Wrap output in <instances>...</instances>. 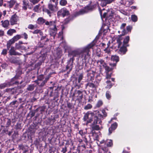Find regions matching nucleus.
I'll return each mask as SVG.
<instances>
[{
	"instance_id": "27",
	"label": "nucleus",
	"mask_w": 153,
	"mask_h": 153,
	"mask_svg": "<svg viewBox=\"0 0 153 153\" xmlns=\"http://www.w3.org/2000/svg\"><path fill=\"white\" fill-rule=\"evenodd\" d=\"M33 34H38L39 33L41 36L43 35V33L41 32V30H35L33 32Z\"/></svg>"
},
{
	"instance_id": "11",
	"label": "nucleus",
	"mask_w": 153,
	"mask_h": 153,
	"mask_svg": "<svg viewBox=\"0 0 153 153\" xmlns=\"http://www.w3.org/2000/svg\"><path fill=\"white\" fill-rule=\"evenodd\" d=\"M98 65L101 67H105L106 69H107V67H106V64L102 59H100L97 61Z\"/></svg>"
},
{
	"instance_id": "29",
	"label": "nucleus",
	"mask_w": 153,
	"mask_h": 153,
	"mask_svg": "<svg viewBox=\"0 0 153 153\" xmlns=\"http://www.w3.org/2000/svg\"><path fill=\"white\" fill-rule=\"evenodd\" d=\"M59 3L62 6H65L67 4V2L66 0H61L59 2Z\"/></svg>"
},
{
	"instance_id": "51",
	"label": "nucleus",
	"mask_w": 153,
	"mask_h": 153,
	"mask_svg": "<svg viewBox=\"0 0 153 153\" xmlns=\"http://www.w3.org/2000/svg\"><path fill=\"white\" fill-rule=\"evenodd\" d=\"M62 151L63 152V153H65L66 151V148H63L62 149Z\"/></svg>"
},
{
	"instance_id": "64",
	"label": "nucleus",
	"mask_w": 153,
	"mask_h": 153,
	"mask_svg": "<svg viewBox=\"0 0 153 153\" xmlns=\"http://www.w3.org/2000/svg\"><path fill=\"white\" fill-rule=\"evenodd\" d=\"M123 153H128L127 152H124L123 151Z\"/></svg>"
},
{
	"instance_id": "22",
	"label": "nucleus",
	"mask_w": 153,
	"mask_h": 153,
	"mask_svg": "<svg viewBox=\"0 0 153 153\" xmlns=\"http://www.w3.org/2000/svg\"><path fill=\"white\" fill-rule=\"evenodd\" d=\"M108 146H111L112 145L113 143L112 141L111 140H108L105 143Z\"/></svg>"
},
{
	"instance_id": "32",
	"label": "nucleus",
	"mask_w": 153,
	"mask_h": 153,
	"mask_svg": "<svg viewBox=\"0 0 153 153\" xmlns=\"http://www.w3.org/2000/svg\"><path fill=\"white\" fill-rule=\"evenodd\" d=\"M34 89V87L33 85H29L27 88V89L29 91H32Z\"/></svg>"
},
{
	"instance_id": "50",
	"label": "nucleus",
	"mask_w": 153,
	"mask_h": 153,
	"mask_svg": "<svg viewBox=\"0 0 153 153\" xmlns=\"http://www.w3.org/2000/svg\"><path fill=\"white\" fill-rule=\"evenodd\" d=\"M110 65L111 67H115L116 65V63H110Z\"/></svg>"
},
{
	"instance_id": "26",
	"label": "nucleus",
	"mask_w": 153,
	"mask_h": 153,
	"mask_svg": "<svg viewBox=\"0 0 153 153\" xmlns=\"http://www.w3.org/2000/svg\"><path fill=\"white\" fill-rule=\"evenodd\" d=\"M106 82L108 85L106 86V88L108 89H110L112 86V85L110 83V81L108 80Z\"/></svg>"
},
{
	"instance_id": "38",
	"label": "nucleus",
	"mask_w": 153,
	"mask_h": 153,
	"mask_svg": "<svg viewBox=\"0 0 153 153\" xmlns=\"http://www.w3.org/2000/svg\"><path fill=\"white\" fill-rule=\"evenodd\" d=\"M104 51L106 53H109L110 52V49L108 48H107L104 50Z\"/></svg>"
},
{
	"instance_id": "9",
	"label": "nucleus",
	"mask_w": 153,
	"mask_h": 153,
	"mask_svg": "<svg viewBox=\"0 0 153 153\" xmlns=\"http://www.w3.org/2000/svg\"><path fill=\"white\" fill-rule=\"evenodd\" d=\"M18 20V17L16 15L13 16L10 20V22L11 25H13L16 24Z\"/></svg>"
},
{
	"instance_id": "62",
	"label": "nucleus",
	"mask_w": 153,
	"mask_h": 153,
	"mask_svg": "<svg viewBox=\"0 0 153 153\" xmlns=\"http://www.w3.org/2000/svg\"><path fill=\"white\" fill-rule=\"evenodd\" d=\"M100 15H102V13L101 11L100 10Z\"/></svg>"
},
{
	"instance_id": "35",
	"label": "nucleus",
	"mask_w": 153,
	"mask_h": 153,
	"mask_svg": "<svg viewBox=\"0 0 153 153\" xmlns=\"http://www.w3.org/2000/svg\"><path fill=\"white\" fill-rule=\"evenodd\" d=\"M7 50L6 49H4L3 50L1 53L4 55H6L7 53Z\"/></svg>"
},
{
	"instance_id": "33",
	"label": "nucleus",
	"mask_w": 153,
	"mask_h": 153,
	"mask_svg": "<svg viewBox=\"0 0 153 153\" xmlns=\"http://www.w3.org/2000/svg\"><path fill=\"white\" fill-rule=\"evenodd\" d=\"M92 128L94 130H98L100 129V127L99 126L97 125H96L92 126Z\"/></svg>"
},
{
	"instance_id": "37",
	"label": "nucleus",
	"mask_w": 153,
	"mask_h": 153,
	"mask_svg": "<svg viewBox=\"0 0 153 153\" xmlns=\"http://www.w3.org/2000/svg\"><path fill=\"white\" fill-rule=\"evenodd\" d=\"M40 0H30V1L33 4H35L38 2Z\"/></svg>"
},
{
	"instance_id": "60",
	"label": "nucleus",
	"mask_w": 153,
	"mask_h": 153,
	"mask_svg": "<svg viewBox=\"0 0 153 153\" xmlns=\"http://www.w3.org/2000/svg\"><path fill=\"white\" fill-rule=\"evenodd\" d=\"M22 42H21V41H19V44H22Z\"/></svg>"
},
{
	"instance_id": "48",
	"label": "nucleus",
	"mask_w": 153,
	"mask_h": 153,
	"mask_svg": "<svg viewBox=\"0 0 153 153\" xmlns=\"http://www.w3.org/2000/svg\"><path fill=\"white\" fill-rule=\"evenodd\" d=\"M45 12L48 14L49 15V16H51L50 15V13H51V12H50V11L48 10V9H47V10H45Z\"/></svg>"
},
{
	"instance_id": "4",
	"label": "nucleus",
	"mask_w": 153,
	"mask_h": 153,
	"mask_svg": "<svg viewBox=\"0 0 153 153\" xmlns=\"http://www.w3.org/2000/svg\"><path fill=\"white\" fill-rule=\"evenodd\" d=\"M58 0H50V3L48 4V8L51 10L53 11H56L58 10L57 6Z\"/></svg>"
},
{
	"instance_id": "49",
	"label": "nucleus",
	"mask_w": 153,
	"mask_h": 153,
	"mask_svg": "<svg viewBox=\"0 0 153 153\" xmlns=\"http://www.w3.org/2000/svg\"><path fill=\"white\" fill-rule=\"evenodd\" d=\"M4 34V32L3 30H0V36H3Z\"/></svg>"
},
{
	"instance_id": "1",
	"label": "nucleus",
	"mask_w": 153,
	"mask_h": 153,
	"mask_svg": "<svg viewBox=\"0 0 153 153\" xmlns=\"http://www.w3.org/2000/svg\"><path fill=\"white\" fill-rule=\"evenodd\" d=\"M103 115L99 113L98 111L94 112L89 111L85 113L83 117L84 121H86L87 123H91L93 121V124L95 125L97 123H100L101 120L103 119V117H105L107 116V114L105 111L103 110L102 111Z\"/></svg>"
},
{
	"instance_id": "13",
	"label": "nucleus",
	"mask_w": 153,
	"mask_h": 153,
	"mask_svg": "<svg viewBox=\"0 0 153 153\" xmlns=\"http://www.w3.org/2000/svg\"><path fill=\"white\" fill-rule=\"evenodd\" d=\"M126 25V23H123L121 26H120V28L121 29H123V30L122 32V35L124 36L126 34H127V33L126 31V30L125 29H124Z\"/></svg>"
},
{
	"instance_id": "55",
	"label": "nucleus",
	"mask_w": 153,
	"mask_h": 153,
	"mask_svg": "<svg viewBox=\"0 0 153 153\" xmlns=\"http://www.w3.org/2000/svg\"><path fill=\"white\" fill-rule=\"evenodd\" d=\"M3 3V0H0V6H1Z\"/></svg>"
},
{
	"instance_id": "25",
	"label": "nucleus",
	"mask_w": 153,
	"mask_h": 153,
	"mask_svg": "<svg viewBox=\"0 0 153 153\" xmlns=\"http://www.w3.org/2000/svg\"><path fill=\"white\" fill-rule=\"evenodd\" d=\"M131 19L134 22H136L137 20V16L135 15H133L131 16Z\"/></svg>"
},
{
	"instance_id": "43",
	"label": "nucleus",
	"mask_w": 153,
	"mask_h": 153,
	"mask_svg": "<svg viewBox=\"0 0 153 153\" xmlns=\"http://www.w3.org/2000/svg\"><path fill=\"white\" fill-rule=\"evenodd\" d=\"M131 28V27L130 26H127L126 27V30L128 32L130 31Z\"/></svg>"
},
{
	"instance_id": "10",
	"label": "nucleus",
	"mask_w": 153,
	"mask_h": 153,
	"mask_svg": "<svg viewBox=\"0 0 153 153\" xmlns=\"http://www.w3.org/2000/svg\"><path fill=\"white\" fill-rule=\"evenodd\" d=\"M117 123H115L112 124L111 127L109 128L108 129L109 134H111L113 131L117 127Z\"/></svg>"
},
{
	"instance_id": "20",
	"label": "nucleus",
	"mask_w": 153,
	"mask_h": 153,
	"mask_svg": "<svg viewBox=\"0 0 153 153\" xmlns=\"http://www.w3.org/2000/svg\"><path fill=\"white\" fill-rule=\"evenodd\" d=\"M111 59L113 61H115L116 62H118L119 60V58L118 56L116 55H113L112 56Z\"/></svg>"
},
{
	"instance_id": "41",
	"label": "nucleus",
	"mask_w": 153,
	"mask_h": 153,
	"mask_svg": "<svg viewBox=\"0 0 153 153\" xmlns=\"http://www.w3.org/2000/svg\"><path fill=\"white\" fill-rule=\"evenodd\" d=\"M34 26L33 25L30 24L28 25V28L30 29H34Z\"/></svg>"
},
{
	"instance_id": "46",
	"label": "nucleus",
	"mask_w": 153,
	"mask_h": 153,
	"mask_svg": "<svg viewBox=\"0 0 153 153\" xmlns=\"http://www.w3.org/2000/svg\"><path fill=\"white\" fill-rule=\"evenodd\" d=\"M23 35L24 36V38L25 39H27L28 38L27 35L25 33H24L23 34Z\"/></svg>"
},
{
	"instance_id": "15",
	"label": "nucleus",
	"mask_w": 153,
	"mask_h": 153,
	"mask_svg": "<svg viewBox=\"0 0 153 153\" xmlns=\"http://www.w3.org/2000/svg\"><path fill=\"white\" fill-rule=\"evenodd\" d=\"M15 42L13 38L10 40L7 43V48L8 49H9L11 45Z\"/></svg>"
},
{
	"instance_id": "44",
	"label": "nucleus",
	"mask_w": 153,
	"mask_h": 153,
	"mask_svg": "<svg viewBox=\"0 0 153 153\" xmlns=\"http://www.w3.org/2000/svg\"><path fill=\"white\" fill-rule=\"evenodd\" d=\"M82 75H80L79 76L78 79V82H80L81 80L82 79Z\"/></svg>"
},
{
	"instance_id": "34",
	"label": "nucleus",
	"mask_w": 153,
	"mask_h": 153,
	"mask_svg": "<svg viewBox=\"0 0 153 153\" xmlns=\"http://www.w3.org/2000/svg\"><path fill=\"white\" fill-rule=\"evenodd\" d=\"M39 5L36 6L34 8V10L35 11L38 12L39 11Z\"/></svg>"
},
{
	"instance_id": "61",
	"label": "nucleus",
	"mask_w": 153,
	"mask_h": 153,
	"mask_svg": "<svg viewBox=\"0 0 153 153\" xmlns=\"http://www.w3.org/2000/svg\"><path fill=\"white\" fill-rule=\"evenodd\" d=\"M111 80H112V81H114V78H111Z\"/></svg>"
},
{
	"instance_id": "36",
	"label": "nucleus",
	"mask_w": 153,
	"mask_h": 153,
	"mask_svg": "<svg viewBox=\"0 0 153 153\" xmlns=\"http://www.w3.org/2000/svg\"><path fill=\"white\" fill-rule=\"evenodd\" d=\"M87 85H88L91 88H94L95 87V85H94V84H93V83H88L87 84Z\"/></svg>"
},
{
	"instance_id": "39",
	"label": "nucleus",
	"mask_w": 153,
	"mask_h": 153,
	"mask_svg": "<svg viewBox=\"0 0 153 153\" xmlns=\"http://www.w3.org/2000/svg\"><path fill=\"white\" fill-rule=\"evenodd\" d=\"M21 47H22V46L19 45V44L16 43V49H19L21 48Z\"/></svg>"
},
{
	"instance_id": "31",
	"label": "nucleus",
	"mask_w": 153,
	"mask_h": 153,
	"mask_svg": "<svg viewBox=\"0 0 153 153\" xmlns=\"http://www.w3.org/2000/svg\"><path fill=\"white\" fill-rule=\"evenodd\" d=\"M106 97L108 99H109L111 97V94L109 91H107L106 93Z\"/></svg>"
},
{
	"instance_id": "6",
	"label": "nucleus",
	"mask_w": 153,
	"mask_h": 153,
	"mask_svg": "<svg viewBox=\"0 0 153 153\" xmlns=\"http://www.w3.org/2000/svg\"><path fill=\"white\" fill-rule=\"evenodd\" d=\"M94 44L93 43H91L89 45H88L86 47L84 48L83 49L82 52L83 53L86 52L87 55H88L89 49L93 47Z\"/></svg>"
},
{
	"instance_id": "40",
	"label": "nucleus",
	"mask_w": 153,
	"mask_h": 153,
	"mask_svg": "<svg viewBox=\"0 0 153 153\" xmlns=\"http://www.w3.org/2000/svg\"><path fill=\"white\" fill-rule=\"evenodd\" d=\"M43 78V75H41L38 78V81L37 82L38 84H39V82H38L39 81H40Z\"/></svg>"
},
{
	"instance_id": "18",
	"label": "nucleus",
	"mask_w": 153,
	"mask_h": 153,
	"mask_svg": "<svg viewBox=\"0 0 153 153\" xmlns=\"http://www.w3.org/2000/svg\"><path fill=\"white\" fill-rule=\"evenodd\" d=\"M2 26L4 27H8L9 24V21L7 20H6L3 22V21H1Z\"/></svg>"
},
{
	"instance_id": "19",
	"label": "nucleus",
	"mask_w": 153,
	"mask_h": 153,
	"mask_svg": "<svg viewBox=\"0 0 153 153\" xmlns=\"http://www.w3.org/2000/svg\"><path fill=\"white\" fill-rule=\"evenodd\" d=\"M45 22V20L42 17H40L37 20V23L39 24H42Z\"/></svg>"
},
{
	"instance_id": "16",
	"label": "nucleus",
	"mask_w": 153,
	"mask_h": 153,
	"mask_svg": "<svg viewBox=\"0 0 153 153\" xmlns=\"http://www.w3.org/2000/svg\"><path fill=\"white\" fill-rule=\"evenodd\" d=\"M76 94L77 98V99L78 100H81L82 99L83 97V95L81 91H78L77 92Z\"/></svg>"
},
{
	"instance_id": "28",
	"label": "nucleus",
	"mask_w": 153,
	"mask_h": 153,
	"mask_svg": "<svg viewBox=\"0 0 153 153\" xmlns=\"http://www.w3.org/2000/svg\"><path fill=\"white\" fill-rule=\"evenodd\" d=\"M102 104V101L101 100H99L96 104V107H97L99 108L101 106Z\"/></svg>"
},
{
	"instance_id": "52",
	"label": "nucleus",
	"mask_w": 153,
	"mask_h": 153,
	"mask_svg": "<svg viewBox=\"0 0 153 153\" xmlns=\"http://www.w3.org/2000/svg\"><path fill=\"white\" fill-rule=\"evenodd\" d=\"M6 10H4L3 12V16H4L6 15Z\"/></svg>"
},
{
	"instance_id": "63",
	"label": "nucleus",
	"mask_w": 153,
	"mask_h": 153,
	"mask_svg": "<svg viewBox=\"0 0 153 153\" xmlns=\"http://www.w3.org/2000/svg\"><path fill=\"white\" fill-rule=\"evenodd\" d=\"M110 43L109 42H108V43L107 44V45H108V46H109V44H110Z\"/></svg>"
},
{
	"instance_id": "54",
	"label": "nucleus",
	"mask_w": 153,
	"mask_h": 153,
	"mask_svg": "<svg viewBox=\"0 0 153 153\" xmlns=\"http://www.w3.org/2000/svg\"><path fill=\"white\" fill-rule=\"evenodd\" d=\"M131 8L132 9H136V7L135 6H131Z\"/></svg>"
},
{
	"instance_id": "30",
	"label": "nucleus",
	"mask_w": 153,
	"mask_h": 153,
	"mask_svg": "<svg viewBox=\"0 0 153 153\" xmlns=\"http://www.w3.org/2000/svg\"><path fill=\"white\" fill-rule=\"evenodd\" d=\"M92 107V105L91 104H88L84 107V109L87 110L91 108Z\"/></svg>"
},
{
	"instance_id": "23",
	"label": "nucleus",
	"mask_w": 153,
	"mask_h": 153,
	"mask_svg": "<svg viewBox=\"0 0 153 153\" xmlns=\"http://www.w3.org/2000/svg\"><path fill=\"white\" fill-rule=\"evenodd\" d=\"M23 8L25 10H26L27 9V6L28 5L27 3L26 0H23Z\"/></svg>"
},
{
	"instance_id": "56",
	"label": "nucleus",
	"mask_w": 153,
	"mask_h": 153,
	"mask_svg": "<svg viewBox=\"0 0 153 153\" xmlns=\"http://www.w3.org/2000/svg\"><path fill=\"white\" fill-rule=\"evenodd\" d=\"M105 143V141L104 140H102L101 141H100V143L102 144Z\"/></svg>"
},
{
	"instance_id": "58",
	"label": "nucleus",
	"mask_w": 153,
	"mask_h": 153,
	"mask_svg": "<svg viewBox=\"0 0 153 153\" xmlns=\"http://www.w3.org/2000/svg\"><path fill=\"white\" fill-rule=\"evenodd\" d=\"M106 13H104V14H103V16H104V17H105V16H106Z\"/></svg>"
},
{
	"instance_id": "21",
	"label": "nucleus",
	"mask_w": 153,
	"mask_h": 153,
	"mask_svg": "<svg viewBox=\"0 0 153 153\" xmlns=\"http://www.w3.org/2000/svg\"><path fill=\"white\" fill-rule=\"evenodd\" d=\"M16 32V30L15 29H10L8 31L7 34L11 36L13 33H15Z\"/></svg>"
},
{
	"instance_id": "47",
	"label": "nucleus",
	"mask_w": 153,
	"mask_h": 153,
	"mask_svg": "<svg viewBox=\"0 0 153 153\" xmlns=\"http://www.w3.org/2000/svg\"><path fill=\"white\" fill-rule=\"evenodd\" d=\"M67 106L68 108H71L72 107V105L71 103H68Z\"/></svg>"
},
{
	"instance_id": "3",
	"label": "nucleus",
	"mask_w": 153,
	"mask_h": 153,
	"mask_svg": "<svg viewBox=\"0 0 153 153\" xmlns=\"http://www.w3.org/2000/svg\"><path fill=\"white\" fill-rule=\"evenodd\" d=\"M45 24L47 25H49L50 27V34L51 35L54 37L57 32V28L54 22L48 21L45 22Z\"/></svg>"
},
{
	"instance_id": "17",
	"label": "nucleus",
	"mask_w": 153,
	"mask_h": 153,
	"mask_svg": "<svg viewBox=\"0 0 153 153\" xmlns=\"http://www.w3.org/2000/svg\"><path fill=\"white\" fill-rule=\"evenodd\" d=\"M89 10V7H86L85 9L81 10L79 12L80 14H83L87 13Z\"/></svg>"
},
{
	"instance_id": "5",
	"label": "nucleus",
	"mask_w": 153,
	"mask_h": 153,
	"mask_svg": "<svg viewBox=\"0 0 153 153\" xmlns=\"http://www.w3.org/2000/svg\"><path fill=\"white\" fill-rule=\"evenodd\" d=\"M69 14V12L65 8H63L59 11L57 13L58 16H62L63 17L65 16L68 15Z\"/></svg>"
},
{
	"instance_id": "53",
	"label": "nucleus",
	"mask_w": 153,
	"mask_h": 153,
	"mask_svg": "<svg viewBox=\"0 0 153 153\" xmlns=\"http://www.w3.org/2000/svg\"><path fill=\"white\" fill-rule=\"evenodd\" d=\"M20 49L22 50H25V48L24 46H22V47H21V48Z\"/></svg>"
},
{
	"instance_id": "24",
	"label": "nucleus",
	"mask_w": 153,
	"mask_h": 153,
	"mask_svg": "<svg viewBox=\"0 0 153 153\" xmlns=\"http://www.w3.org/2000/svg\"><path fill=\"white\" fill-rule=\"evenodd\" d=\"M21 37V36L19 35H17L14 36L12 38L15 42L17 41L19 39H20Z\"/></svg>"
},
{
	"instance_id": "2",
	"label": "nucleus",
	"mask_w": 153,
	"mask_h": 153,
	"mask_svg": "<svg viewBox=\"0 0 153 153\" xmlns=\"http://www.w3.org/2000/svg\"><path fill=\"white\" fill-rule=\"evenodd\" d=\"M129 40V37L126 36L124 39L123 42H122L123 38L121 35L119 36L116 39L117 43L118 45V48H120V51L123 54H124L127 51L126 47L128 46V43Z\"/></svg>"
},
{
	"instance_id": "14",
	"label": "nucleus",
	"mask_w": 153,
	"mask_h": 153,
	"mask_svg": "<svg viewBox=\"0 0 153 153\" xmlns=\"http://www.w3.org/2000/svg\"><path fill=\"white\" fill-rule=\"evenodd\" d=\"M16 0H10V1H8L7 3L9 7L10 8L12 7L16 4Z\"/></svg>"
},
{
	"instance_id": "59",
	"label": "nucleus",
	"mask_w": 153,
	"mask_h": 153,
	"mask_svg": "<svg viewBox=\"0 0 153 153\" xmlns=\"http://www.w3.org/2000/svg\"><path fill=\"white\" fill-rule=\"evenodd\" d=\"M5 87V86H2V85H1L0 86V88H4V87Z\"/></svg>"
},
{
	"instance_id": "45",
	"label": "nucleus",
	"mask_w": 153,
	"mask_h": 153,
	"mask_svg": "<svg viewBox=\"0 0 153 153\" xmlns=\"http://www.w3.org/2000/svg\"><path fill=\"white\" fill-rule=\"evenodd\" d=\"M15 4V6L14 8L15 9H18L19 8V4H18L16 2V3Z\"/></svg>"
},
{
	"instance_id": "8",
	"label": "nucleus",
	"mask_w": 153,
	"mask_h": 153,
	"mask_svg": "<svg viewBox=\"0 0 153 153\" xmlns=\"http://www.w3.org/2000/svg\"><path fill=\"white\" fill-rule=\"evenodd\" d=\"M9 53L11 55H21L20 53L16 51L14 48L13 47H11L9 51Z\"/></svg>"
},
{
	"instance_id": "7",
	"label": "nucleus",
	"mask_w": 153,
	"mask_h": 153,
	"mask_svg": "<svg viewBox=\"0 0 153 153\" xmlns=\"http://www.w3.org/2000/svg\"><path fill=\"white\" fill-rule=\"evenodd\" d=\"M115 0H101V5L102 7L105 6L107 4H110L114 1Z\"/></svg>"
},
{
	"instance_id": "12",
	"label": "nucleus",
	"mask_w": 153,
	"mask_h": 153,
	"mask_svg": "<svg viewBox=\"0 0 153 153\" xmlns=\"http://www.w3.org/2000/svg\"><path fill=\"white\" fill-rule=\"evenodd\" d=\"M99 153H110L108 151V149L107 148H101L99 149Z\"/></svg>"
},
{
	"instance_id": "57",
	"label": "nucleus",
	"mask_w": 153,
	"mask_h": 153,
	"mask_svg": "<svg viewBox=\"0 0 153 153\" xmlns=\"http://www.w3.org/2000/svg\"><path fill=\"white\" fill-rule=\"evenodd\" d=\"M2 16V13L1 12H0V20L1 19V17Z\"/></svg>"
},
{
	"instance_id": "42",
	"label": "nucleus",
	"mask_w": 153,
	"mask_h": 153,
	"mask_svg": "<svg viewBox=\"0 0 153 153\" xmlns=\"http://www.w3.org/2000/svg\"><path fill=\"white\" fill-rule=\"evenodd\" d=\"M111 76V74H107L106 76V78L107 79H110Z\"/></svg>"
}]
</instances>
